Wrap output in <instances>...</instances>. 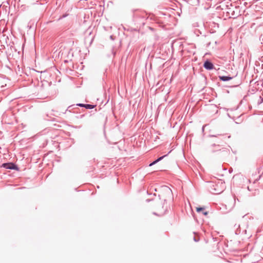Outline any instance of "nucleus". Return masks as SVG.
I'll use <instances>...</instances> for the list:
<instances>
[{
	"instance_id": "nucleus-5",
	"label": "nucleus",
	"mask_w": 263,
	"mask_h": 263,
	"mask_svg": "<svg viewBox=\"0 0 263 263\" xmlns=\"http://www.w3.org/2000/svg\"><path fill=\"white\" fill-rule=\"evenodd\" d=\"M85 107L87 109H92L95 107V106L90 104H85Z\"/></svg>"
},
{
	"instance_id": "nucleus-3",
	"label": "nucleus",
	"mask_w": 263,
	"mask_h": 263,
	"mask_svg": "<svg viewBox=\"0 0 263 263\" xmlns=\"http://www.w3.org/2000/svg\"><path fill=\"white\" fill-rule=\"evenodd\" d=\"M219 79L223 81H227L231 80L232 78L227 76H220Z\"/></svg>"
},
{
	"instance_id": "nucleus-9",
	"label": "nucleus",
	"mask_w": 263,
	"mask_h": 263,
	"mask_svg": "<svg viewBox=\"0 0 263 263\" xmlns=\"http://www.w3.org/2000/svg\"><path fill=\"white\" fill-rule=\"evenodd\" d=\"M167 192L168 193V194H171V191L170 189H167Z\"/></svg>"
},
{
	"instance_id": "nucleus-8",
	"label": "nucleus",
	"mask_w": 263,
	"mask_h": 263,
	"mask_svg": "<svg viewBox=\"0 0 263 263\" xmlns=\"http://www.w3.org/2000/svg\"><path fill=\"white\" fill-rule=\"evenodd\" d=\"M203 214L204 215H207L208 214V212H206V211H203Z\"/></svg>"
},
{
	"instance_id": "nucleus-6",
	"label": "nucleus",
	"mask_w": 263,
	"mask_h": 263,
	"mask_svg": "<svg viewBox=\"0 0 263 263\" xmlns=\"http://www.w3.org/2000/svg\"><path fill=\"white\" fill-rule=\"evenodd\" d=\"M204 210V208H201V207L196 208V211L197 212H203Z\"/></svg>"
},
{
	"instance_id": "nucleus-2",
	"label": "nucleus",
	"mask_w": 263,
	"mask_h": 263,
	"mask_svg": "<svg viewBox=\"0 0 263 263\" xmlns=\"http://www.w3.org/2000/svg\"><path fill=\"white\" fill-rule=\"evenodd\" d=\"M3 166L6 168L9 169H14L15 168V165L14 164L11 163H4L3 164Z\"/></svg>"
},
{
	"instance_id": "nucleus-4",
	"label": "nucleus",
	"mask_w": 263,
	"mask_h": 263,
	"mask_svg": "<svg viewBox=\"0 0 263 263\" xmlns=\"http://www.w3.org/2000/svg\"><path fill=\"white\" fill-rule=\"evenodd\" d=\"M166 155H164L163 156H162L160 158H159L158 159H157L156 160L154 161L153 162L151 163L150 164H149V166H151L153 165H154L155 164H156V163H157L158 162L160 161V160H161L164 157H165Z\"/></svg>"
},
{
	"instance_id": "nucleus-7",
	"label": "nucleus",
	"mask_w": 263,
	"mask_h": 263,
	"mask_svg": "<svg viewBox=\"0 0 263 263\" xmlns=\"http://www.w3.org/2000/svg\"><path fill=\"white\" fill-rule=\"evenodd\" d=\"M78 105H79V106L84 107H85V104H78Z\"/></svg>"
},
{
	"instance_id": "nucleus-1",
	"label": "nucleus",
	"mask_w": 263,
	"mask_h": 263,
	"mask_svg": "<svg viewBox=\"0 0 263 263\" xmlns=\"http://www.w3.org/2000/svg\"><path fill=\"white\" fill-rule=\"evenodd\" d=\"M203 67L208 70H211L214 68L213 64L209 61H206L204 62Z\"/></svg>"
}]
</instances>
